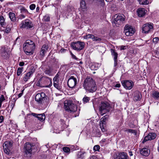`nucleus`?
Masks as SVG:
<instances>
[{"mask_svg": "<svg viewBox=\"0 0 159 159\" xmlns=\"http://www.w3.org/2000/svg\"><path fill=\"white\" fill-rule=\"evenodd\" d=\"M83 86L86 91L90 93L95 92L97 89L95 80L92 77L89 76L84 80Z\"/></svg>", "mask_w": 159, "mask_h": 159, "instance_id": "obj_1", "label": "nucleus"}, {"mask_svg": "<svg viewBox=\"0 0 159 159\" xmlns=\"http://www.w3.org/2000/svg\"><path fill=\"white\" fill-rule=\"evenodd\" d=\"M34 43L30 40H27L23 45V49L25 53L28 55L33 54L35 48Z\"/></svg>", "mask_w": 159, "mask_h": 159, "instance_id": "obj_2", "label": "nucleus"}, {"mask_svg": "<svg viewBox=\"0 0 159 159\" xmlns=\"http://www.w3.org/2000/svg\"><path fill=\"white\" fill-rule=\"evenodd\" d=\"M64 107L65 110L70 113H73L77 111V106L72 103L70 100L64 101Z\"/></svg>", "mask_w": 159, "mask_h": 159, "instance_id": "obj_3", "label": "nucleus"}, {"mask_svg": "<svg viewBox=\"0 0 159 159\" xmlns=\"http://www.w3.org/2000/svg\"><path fill=\"white\" fill-rule=\"evenodd\" d=\"M35 146L33 143L27 142L24 145L25 152L26 154L30 156L32 153L35 152Z\"/></svg>", "mask_w": 159, "mask_h": 159, "instance_id": "obj_4", "label": "nucleus"}, {"mask_svg": "<svg viewBox=\"0 0 159 159\" xmlns=\"http://www.w3.org/2000/svg\"><path fill=\"white\" fill-rule=\"evenodd\" d=\"M39 85L40 86L49 87L52 85V79L51 78L46 76H43L39 81Z\"/></svg>", "mask_w": 159, "mask_h": 159, "instance_id": "obj_5", "label": "nucleus"}, {"mask_svg": "<svg viewBox=\"0 0 159 159\" xmlns=\"http://www.w3.org/2000/svg\"><path fill=\"white\" fill-rule=\"evenodd\" d=\"M111 107L108 103L102 102L100 107L99 111L101 115H103L105 113L109 112Z\"/></svg>", "mask_w": 159, "mask_h": 159, "instance_id": "obj_6", "label": "nucleus"}, {"mask_svg": "<svg viewBox=\"0 0 159 159\" xmlns=\"http://www.w3.org/2000/svg\"><path fill=\"white\" fill-rule=\"evenodd\" d=\"M84 42L79 41L75 42H73L71 44V46L74 50L79 51L84 48Z\"/></svg>", "mask_w": 159, "mask_h": 159, "instance_id": "obj_7", "label": "nucleus"}, {"mask_svg": "<svg viewBox=\"0 0 159 159\" xmlns=\"http://www.w3.org/2000/svg\"><path fill=\"white\" fill-rule=\"evenodd\" d=\"M35 100L39 103H42L46 101L47 98L45 93L42 92L36 94L35 97Z\"/></svg>", "mask_w": 159, "mask_h": 159, "instance_id": "obj_8", "label": "nucleus"}, {"mask_svg": "<svg viewBox=\"0 0 159 159\" xmlns=\"http://www.w3.org/2000/svg\"><path fill=\"white\" fill-rule=\"evenodd\" d=\"M33 27V24L29 19L23 20L20 24V27L23 28L30 29Z\"/></svg>", "mask_w": 159, "mask_h": 159, "instance_id": "obj_9", "label": "nucleus"}, {"mask_svg": "<svg viewBox=\"0 0 159 159\" xmlns=\"http://www.w3.org/2000/svg\"><path fill=\"white\" fill-rule=\"evenodd\" d=\"M123 87L126 89H131L134 85L133 82L131 80H124L121 82Z\"/></svg>", "mask_w": 159, "mask_h": 159, "instance_id": "obj_10", "label": "nucleus"}, {"mask_svg": "<svg viewBox=\"0 0 159 159\" xmlns=\"http://www.w3.org/2000/svg\"><path fill=\"white\" fill-rule=\"evenodd\" d=\"M109 116L107 115H106L102 117L100 121V127L101 130L102 132H105L106 131L105 127L106 126V122L107 120H108Z\"/></svg>", "mask_w": 159, "mask_h": 159, "instance_id": "obj_11", "label": "nucleus"}, {"mask_svg": "<svg viewBox=\"0 0 159 159\" xmlns=\"http://www.w3.org/2000/svg\"><path fill=\"white\" fill-rule=\"evenodd\" d=\"M153 28V24L152 23H147L142 26V31L144 33H148L151 31Z\"/></svg>", "mask_w": 159, "mask_h": 159, "instance_id": "obj_12", "label": "nucleus"}, {"mask_svg": "<svg viewBox=\"0 0 159 159\" xmlns=\"http://www.w3.org/2000/svg\"><path fill=\"white\" fill-rule=\"evenodd\" d=\"M124 32L127 36H132L134 33V30L132 26L126 25L124 27Z\"/></svg>", "mask_w": 159, "mask_h": 159, "instance_id": "obj_13", "label": "nucleus"}, {"mask_svg": "<svg viewBox=\"0 0 159 159\" xmlns=\"http://www.w3.org/2000/svg\"><path fill=\"white\" fill-rule=\"evenodd\" d=\"M77 84V79L73 76H71L68 80L67 84L71 88H74Z\"/></svg>", "mask_w": 159, "mask_h": 159, "instance_id": "obj_14", "label": "nucleus"}, {"mask_svg": "<svg viewBox=\"0 0 159 159\" xmlns=\"http://www.w3.org/2000/svg\"><path fill=\"white\" fill-rule=\"evenodd\" d=\"M124 19L122 16L116 15L114 16L113 22L115 24L120 25L122 23V22L124 20Z\"/></svg>", "mask_w": 159, "mask_h": 159, "instance_id": "obj_15", "label": "nucleus"}, {"mask_svg": "<svg viewBox=\"0 0 159 159\" xmlns=\"http://www.w3.org/2000/svg\"><path fill=\"white\" fill-rule=\"evenodd\" d=\"M48 49V46L47 44L43 45L41 49L39 52V56L41 58H43L45 56V54L46 53Z\"/></svg>", "mask_w": 159, "mask_h": 159, "instance_id": "obj_16", "label": "nucleus"}, {"mask_svg": "<svg viewBox=\"0 0 159 159\" xmlns=\"http://www.w3.org/2000/svg\"><path fill=\"white\" fill-rule=\"evenodd\" d=\"M156 137V134L155 133H150L148 135L145 136L142 141L143 143L148 140H151L154 139Z\"/></svg>", "mask_w": 159, "mask_h": 159, "instance_id": "obj_17", "label": "nucleus"}, {"mask_svg": "<svg viewBox=\"0 0 159 159\" xmlns=\"http://www.w3.org/2000/svg\"><path fill=\"white\" fill-rule=\"evenodd\" d=\"M30 115L37 117L38 120L40 121H43L45 119V115L44 114H38L35 113H32L30 114Z\"/></svg>", "mask_w": 159, "mask_h": 159, "instance_id": "obj_18", "label": "nucleus"}, {"mask_svg": "<svg viewBox=\"0 0 159 159\" xmlns=\"http://www.w3.org/2000/svg\"><path fill=\"white\" fill-rule=\"evenodd\" d=\"M147 11L145 9L142 8H138L137 11L138 16L140 17L143 16L146 13Z\"/></svg>", "mask_w": 159, "mask_h": 159, "instance_id": "obj_19", "label": "nucleus"}, {"mask_svg": "<svg viewBox=\"0 0 159 159\" xmlns=\"http://www.w3.org/2000/svg\"><path fill=\"white\" fill-rule=\"evenodd\" d=\"M127 154L125 152H122L119 154L116 159H128Z\"/></svg>", "mask_w": 159, "mask_h": 159, "instance_id": "obj_20", "label": "nucleus"}, {"mask_svg": "<svg viewBox=\"0 0 159 159\" xmlns=\"http://www.w3.org/2000/svg\"><path fill=\"white\" fill-rule=\"evenodd\" d=\"M33 73L32 71H30L24 75V76L23 78V80L25 82L29 80L31 76H32Z\"/></svg>", "mask_w": 159, "mask_h": 159, "instance_id": "obj_21", "label": "nucleus"}, {"mask_svg": "<svg viewBox=\"0 0 159 159\" xmlns=\"http://www.w3.org/2000/svg\"><path fill=\"white\" fill-rule=\"evenodd\" d=\"M9 145V147L11 146L10 144V143L9 142V144L7 143H5L3 145V147L4 150V152L7 154H9L10 150L8 148V145Z\"/></svg>", "mask_w": 159, "mask_h": 159, "instance_id": "obj_22", "label": "nucleus"}, {"mask_svg": "<svg viewBox=\"0 0 159 159\" xmlns=\"http://www.w3.org/2000/svg\"><path fill=\"white\" fill-rule=\"evenodd\" d=\"M140 153L143 156H147L150 153V150L148 148H143L140 151Z\"/></svg>", "mask_w": 159, "mask_h": 159, "instance_id": "obj_23", "label": "nucleus"}, {"mask_svg": "<svg viewBox=\"0 0 159 159\" xmlns=\"http://www.w3.org/2000/svg\"><path fill=\"white\" fill-rule=\"evenodd\" d=\"M87 0H82L80 2V8L83 11L86 10L87 7L86 6V2Z\"/></svg>", "mask_w": 159, "mask_h": 159, "instance_id": "obj_24", "label": "nucleus"}, {"mask_svg": "<svg viewBox=\"0 0 159 159\" xmlns=\"http://www.w3.org/2000/svg\"><path fill=\"white\" fill-rule=\"evenodd\" d=\"M141 98V94L138 91L135 92L134 98V100L137 101L139 100Z\"/></svg>", "mask_w": 159, "mask_h": 159, "instance_id": "obj_25", "label": "nucleus"}, {"mask_svg": "<svg viewBox=\"0 0 159 159\" xmlns=\"http://www.w3.org/2000/svg\"><path fill=\"white\" fill-rule=\"evenodd\" d=\"M111 55L114 57V59H117L118 54L116 52V50L111 49Z\"/></svg>", "mask_w": 159, "mask_h": 159, "instance_id": "obj_26", "label": "nucleus"}, {"mask_svg": "<svg viewBox=\"0 0 159 159\" xmlns=\"http://www.w3.org/2000/svg\"><path fill=\"white\" fill-rule=\"evenodd\" d=\"M85 153V152L84 151H79L77 153V157L78 159L81 158L83 159L84 156V154Z\"/></svg>", "mask_w": 159, "mask_h": 159, "instance_id": "obj_27", "label": "nucleus"}, {"mask_svg": "<svg viewBox=\"0 0 159 159\" xmlns=\"http://www.w3.org/2000/svg\"><path fill=\"white\" fill-rule=\"evenodd\" d=\"M9 17L12 21H14L16 20L15 14L12 12H9Z\"/></svg>", "mask_w": 159, "mask_h": 159, "instance_id": "obj_28", "label": "nucleus"}, {"mask_svg": "<svg viewBox=\"0 0 159 159\" xmlns=\"http://www.w3.org/2000/svg\"><path fill=\"white\" fill-rule=\"evenodd\" d=\"M152 97L156 99H159V92L158 91H154L152 93Z\"/></svg>", "mask_w": 159, "mask_h": 159, "instance_id": "obj_29", "label": "nucleus"}, {"mask_svg": "<svg viewBox=\"0 0 159 159\" xmlns=\"http://www.w3.org/2000/svg\"><path fill=\"white\" fill-rule=\"evenodd\" d=\"M5 48H2L1 49V55L2 56L5 57L8 55L7 52L6 51Z\"/></svg>", "mask_w": 159, "mask_h": 159, "instance_id": "obj_30", "label": "nucleus"}, {"mask_svg": "<svg viewBox=\"0 0 159 159\" xmlns=\"http://www.w3.org/2000/svg\"><path fill=\"white\" fill-rule=\"evenodd\" d=\"M140 4L142 5H147L148 4L149 2L147 0H138Z\"/></svg>", "mask_w": 159, "mask_h": 159, "instance_id": "obj_31", "label": "nucleus"}, {"mask_svg": "<svg viewBox=\"0 0 159 159\" xmlns=\"http://www.w3.org/2000/svg\"><path fill=\"white\" fill-rule=\"evenodd\" d=\"M93 37V35L92 34H88L84 36V38L85 39H92Z\"/></svg>", "mask_w": 159, "mask_h": 159, "instance_id": "obj_32", "label": "nucleus"}, {"mask_svg": "<svg viewBox=\"0 0 159 159\" xmlns=\"http://www.w3.org/2000/svg\"><path fill=\"white\" fill-rule=\"evenodd\" d=\"M90 100V98L86 96H85L83 99V102L84 103L88 102Z\"/></svg>", "mask_w": 159, "mask_h": 159, "instance_id": "obj_33", "label": "nucleus"}, {"mask_svg": "<svg viewBox=\"0 0 159 159\" xmlns=\"http://www.w3.org/2000/svg\"><path fill=\"white\" fill-rule=\"evenodd\" d=\"M92 40L93 41L99 42L101 41V39L100 38L95 36L93 35V39H92Z\"/></svg>", "mask_w": 159, "mask_h": 159, "instance_id": "obj_34", "label": "nucleus"}, {"mask_svg": "<svg viewBox=\"0 0 159 159\" xmlns=\"http://www.w3.org/2000/svg\"><path fill=\"white\" fill-rule=\"evenodd\" d=\"M5 100V99L3 95H2L0 98V107H1L2 105V103Z\"/></svg>", "mask_w": 159, "mask_h": 159, "instance_id": "obj_35", "label": "nucleus"}, {"mask_svg": "<svg viewBox=\"0 0 159 159\" xmlns=\"http://www.w3.org/2000/svg\"><path fill=\"white\" fill-rule=\"evenodd\" d=\"M23 68L22 67H19L18 68L17 72V75L19 76L22 72Z\"/></svg>", "mask_w": 159, "mask_h": 159, "instance_id": "obj_36", "label": "nucleus"}, {"mask_svg": "<svg viewBox=\"0 0 159 159\" xmlns=\"http://www.w3.org/2000/svg\"><path fill=\"white\" fill-rule=\"evenodd\" d=\"M63 151L66 153H69L70 151V148L68 147H64L63 148Z\"/></svg>", "mask_w": 159, "mask_h": 159, "instance_id": "obj_37", "label": "nucleus"}, {"mask_svg": "<svg viewBox=\"0 0 159 159\" xmlns=\"http://www.w3.org/2000/svg\"><path fill=\"white\" fill-rule=\"evenodd\" d=\"M90 68L92 70H97L98 68V67L96 66L95 64H94L91 65Z\"/></svg>", "mask_w": 159, "mask_h": 159, "instance_id": "obj_38", "label": "nucleus"}, {"mask_svg": "<svg viewBox=\"0 0 159 159\" xmlns=\"http://www.w3.org/2000/svg\"><path fill=\"white\" fill-rule=\"evenodd\" d=\"M53 85L57 89H60V86L58 84V82H54Z\"/></svg>", "mask_w": 159, "mask_h": 159, "instance_id": "obj_39", "label": "nucleus"}, {"mask_svg": "<svg viewBox=\"0 0 159 159\" xmlns=\"http://www.w3.org/2000/svg\"><path fill=\"white\" fill-rule=\"evenodd\" d=\"M100 149V147L99 145H96L94 146L93 150L94 151H99V150Z\"/></svg>", "mask_w": 159, "mask_h": 159, "instance_id": "obj_40", "label": "nucleus"}, {"mask_svg": "<svg viewBox=\"0 0 159 159\" xmlns=\"http://www.w3.org/2000/svg\"><path fill=\"white\" fill-rule=\"evenodd\" d=\"M36 7V5L34 4H31L30 6V8L31 10H33Z\"/></svg>", "mask_w": 159, "mask_h": 159, "instance_id": "obj_41", "label": "nucleus"}, {"mask_svg": "<svg viewBox=\"0 0 159 159\" xmlns=\"http://www.w3.org/2000/svg\"><path fill=\"white\" fill-rule=\"evenodd\" d=\"M159 39L158 37H155L153 39L152 41L153 43H154L155 44L157 43L158 41H159Z\"/></svg>", "mask_w": 159, "mask_h": 159, "instance_id": "obj_42", "label": "nucleus"}, {"mask_svg": "<svg viewBox=\"0 0 159 159\" xmlns=\"http://www.w3.org/2000/svg\"><path fill=\"white\" fill-rule=\"evenodd\" d=\"M43 19L44 21H48L50 20V17L48 16H44Z\"/></svg>", "mask_w": 159, "mask_h": 159, "instance_id": "obj_43", "label": "nucleus"}, {"mask_svg": "<svg viewBox=\"0 0 159 159\" xmlns=\"http://www.w3.org/2000/svg\"><path fill=\"white\" fill-rule=\"evenodd\" d=\"M4 21V17L3 16H0V23L1 25L3 24V23Z\"/></svg>", "mask_w": 159, "mask_h": 159, "instance_id": "obj_44", "label": "nucleus"}, {"mask_svg": "<svg viewBox=\"0 0 159 159\" xmlns=\"http://www.w3.org/2000/svg\"><path fill=\"white\" fill-rule=\"evenodd\" d=\"M11 27L10 26L8 27H7L5 30V32L7 33H9L11 30Z\"/></svg>", "mask_w": 159, "mask_h": 159, "instance_id": "obj_45", "label": "nucleus"}, {"mask_svg": "<svg viewBox=\"0 0 159 159\" xmlns=\"http://www.w3.org/2000/svg\"><path fill=\"white\" fill-rule=\"evenodd\" d=\"M58 76L57 74L55 76L53 79V81H56L58 82Z\"/></svg>", "mask_w": 159, "mask_h": 159, "instance_id": "obj_46", "label": "nucleus"}, {"mask_svg": "<svg viewBox=\"0 0 159 159\" xmlns=\"http://www.w3.org/2000/svg\"><path fill=\"white\" fill-rule=\"evenodd\" d=\"M133 131V129H126V130H125V131L127 132L128 133H132Z\"/></svg>", "mask_w": 159, "mask_h": 159, "instance_id": "obj_47", "label": "nucleus"}, {"mask_svg": "<svg viewBox=\"0 0 159 159\" xmlns=\"http://www.w3.org/2000/svg\"><path fill=\"white\" fill-rule=\"evenodd\" d=\"M114 66L116 67L117 65V59H114Z\"/></svg>", "mask_w": 159, "mask_h": 159, "instance_id": "obj_48", "label": "nucleus"}, {"mask_svg": "<svg viewBox=\"0 0 159 159\" xmlns=\"http://www.w3.org/2000/svg\"><path fill=\"white\" fill-rule=\"evenodd\" d=\"M44 73L46 74L49 75L51 73V71L49 70H46L45 71Z\"/></svg>", "mask_w": 159, "mask_h": 159, "instance_id": "obj_49", "label": "nucleus"}, {"mask_svg": "<svg viewBox=\"0 0 159 159\" xmlns=\"http://www.w3.org/2000/svg\"><path fill=\"white\" fill-rule=\"evenodd\" d=\"M61 2V0H59L57 1V3H54V6H58L59 5Z\"/></svg>", "mask_w": 159, "mask_h": 159, "instance_id": "obj_50", "label": "nucleus"}, {"mask_svg": "<svg viewBox=\"0 0 159 159\" xmlns=\"http://www.w3.org/2000/svg\"><path fill=\"white\" fill-rule=\"evenodd\" d=\"M71 55L72 56V58L73 59H76V60L78 58L72 52H71Z\"/></svg>", "mask_w": 159, "mask_h": 159, "instance_id": "obj_51", "label": "nucleus"}, {"mask_svg": "<svg viewBox=\"0 0 159 159\" xmlns=\"http://www.w3.org/2000/svg\"><path fill=\"white\" fill-rule=\"evenodd\" d=\"M126 49V46H121L120 48V50H124Z\"/></svg>", "mask_w": 159, "mask_h": 159, "instance_id": "obj_52", "label": "nucleus"}, {"mask_svg": "<svg viewBox=\"0 0 159 159\" xmlns=\"http://www.w3.org/2000/svg\"><path fill=\"white\" fill-rule=\"evenodd\" d=\"M89 159H98V158L95 156H93L89 158Z\"/></svg>", "mask_w": 159, "mask_h": 159, "instance_id": "obj_53", "label": "nucleus"}, {"mask_svg": "<svg viewBox=\"0 0 159 159\" xmlns=\"http://www.w3.org/2000/svg\"><path fill=\"white\" fill-rule=\"evenodd\" d=\"M132 134H134V135H137V131L136 130H134L133 129V132L132 133Z\"/></svg>", "mask_w": 159, "mask_h": 159, "instance_id": "obj_54", "label": "nucleus"}, {"mask_svg": "<svg viewBox=\"0 0 159 159\" xmlns=\"http://www.w3.org/2000/svg\"><path fill=\"white\" fill-rule=\"evenodd\" d=\"M3 117L2 116H0V123H1L3 122Z\"/></svg>", "mask_w": 159, "mask_h": 159, "instance_id": "obj_55", "label": "nucleus"}, {"mask_svg": "<svg viewBox=\"0 0 159 159\" xmlns=\"http://www.w3.org/2000/svg\"><path fill=\"white\" fill-rule=\"evenodd\" d=\"M24 63L23 62H19V65L20 66H22L24 65Z\"/></svg>", "mask_w": 159, "mask_h": 159, "instance_id": "obj_56", "label": "nucleus"}, {"mask_svg": "<svg viewBox=\"0 0 159 159\" xmlns=\"http://www.w3.org/2000/svg\"><path fill=\"white\" fill-rule=\"evenodd\" d=\"M23 90L22 91L21 93L18 94V98H20L22 96L23 93Z\"/></svg>", "mask_w": 159, "mask_h": 159, "instance_id": "obj_57", "label": "nucleus"}, {"mask_svg": "<svg viewBox=\"0 0 159 159\" xmlns=\"http://www.w3.org/2000/svg\"><path fill=\"white\" fill-rule=\"evenodd\" d=\"M120 86V84H117L115 86V87L116 88H119Z\"/></svg>", "mask_w": 159, "mask_h": 159, "instance_id": "obj_58", "label": "nucleus"}, {"mask_svg": "<svg viewBox=\"0 0 159 159\" xmlns=\"http://www.w3.org/2000/svg\"><path fill=\"white\" fill-rule=\"evenodd\" d=\"M20 17L21 19H23L25 17V16L24 15L22 14L20 15Z\"/></svg>", "mask_w": 159, "mask_h": 159, "instance_id": "obj_59", "label": "nucleus"}, {"mask_svg": "<svg viewBox=\"0 0 159 159\" xmlns=\"http://www.w3.org/2000/svg\"><path fill=\"white\" fill-rule=\"evenodd\" d=\"M21 10L22 11H24L25 12H28L27 10L25 8H23Z\"/></svg>", "mask_w": 159, "mask_h": 159, "instance_id": "obj_60", "label": "nucleus"}, {"mask_svg": "<svg viewBox=\"0 0 159 159\" xmlns=\"http://www.w3.org/2000/svg\"><path fill=\"white\" fill-rule=\"evenodd\" d=\"M129 155L130 156H132L133 154H132V152L130 151V152H129Z\"/></svg>", "mask_w": 159, "mask_h": 159, "instance_id": "obj_61", "label": "nucleus"}, {"mask_svg": "<svg viewBox=\"0 0 159 159\" xmlns=\"http://www.w3.org/2000/svg\"><path fill=\"white\" fill-rule=\"evenodd\" d=\"M39 7H37L36 8V11H37V12L38 11H39Z\"/></svg>", "mask_w": 159, "mask_h": 159, "instance_id": "obj_62", "label": "nucleus"}, {"mask_svg": "<svg viewBox=\"0 0 159 159\" xmlns=\"http://www.w3.org/2000/svg\"><path fill=\"white\" fill-rule=\"evenodd\" d=\"M157 150H158V151L159 152V141H158V147H157Z\"/></svg>", "mask_w": 159, "mask_h": 159, "instance_id": "obj_63", "label": "nucleus"}, {"mask_svg": "<svg viewBox=\"0 0 159 159\" xmlns=\"http://www.w3.org/2000/svg\"><path fill=\"white\" fill-rule=\"evenodd\" d=\"M106 139H103L102 140L101 142L103 143L105 142Z\"/></svg>", "mask_w": 159, "mask_h": 159, "instance_id": "obj_64", "label": "nucleus"}]
</instances>
